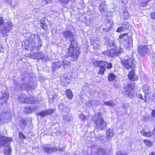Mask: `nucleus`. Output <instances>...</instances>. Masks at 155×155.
<instances>
[{"label":"nucleus","mask_w":155,"mask_h":155,"mask_svg":"<svg viewBox=\"0 0 155 155\" xmlns=\"http://www.w3.org/2000/svg\"><path fill=\"white\" fill-rule=\"evenodd\" d=\"M77 41H72L68 48V56L71 58V60L76 61L78 60L80 53Z\"/></svg>","instance_id":"f257e3e1"},{"label":"nucleus","mask_w":155,"mask_h":155,"mask_svg":"<svg viewBox=\"0 0 155 155\" xmlns=\"http://www.w3.org/2000/svg\"><path fill=\"white\" fill-rule=\"evenodd\" d=\"M12 141V139L11 138L6 137L4 136L0 137V147L5 146L6 143H7V147L4 151L5 155H9L11 153V148L9 145Z\"/></svg>","instance_id":"f03ea898"},{"label":"nucleus","mask_w":155,"mask_h":155,"mask_svg":"<svg viewBox=\"0 0 155 155\" xmlns=\"http://www.w3.org/2000/svg\"><path fill=\"white\" fill-rule=\"evenodd\" d=\"M96 120L94 121L96 125V127L98 130H103L106 129L107 123L104 121L103 118L101 116V114L99 113L96 117Z\"/></svg>","instance_id":"7ed1b4c3"},{"label":"nucleus","mask_w":155,"mask_h":155,"mask_svg":"<svg viewBox=\"0 0 155 155\" xmlns=\"http://www.w3.org/2000/svg\"><path fill=\"white\" fill-rule=\"evenodd\" d=\"M13 27V25L10 22L0 27V37H4L7 35L8 32Z\"/></svg>","instance_id":"20e7f679"},{"label":"nucleus","mask_w":155,"mask_h":155,"mask_svg":"<svg viewBox=\"0 0 155 155\" xmlns=\"http://www.w3.org/2000/svg\"><path fill=\"white\" fill-rule=\"evenodd\" d=\"M128 34L127 33L122 34L119 35V37L120 38L123 39L124 41L127 40L126 42L127 44H125L124 46L127 49H129L132 46L133 40L131 38L132 36L129 37Z\"/></svg>","instance_id":"39448f33"},{"label":"nucleus","mask_w":155,"mask_h":155,"mask_svg":"<svg viewBox=\"0 0 155 155\" xmlns=\"http://www.w3.org/2000/svg\"><path fill=\"white\" fill-rule=\"evenodd\" d=\"M123 91L126 92L125 95L127 97H132L136 94L134 92L133 86L130 84L124 85L123 87Z\"/></svg>","instance_id":"423d86ee"},{"label":"nucleus","mask_w":155,"mask_h":155,"mask_svg":"<svg viewBox=\"0 0 155 155\" xmlns=\"http://www.w3.org/2000/svg\"><path fill=\"white\" fill-rule=\"evenodd\" d=\"M117 49H110V50L104 51L102 52V54L104 55H107L109 57H113L115 56H117L118 54L121 53H122L123 51V49L121 48H120L117 51Z\"/></svg>","instance_id":"0eeeda50"},{"label":"nucleus","mask_w":155,"mask_h":155,"mask_svg":"<svg viewBox=\"0 0 155 155\" xmlns=\"http://www.w3.org/2000/svg\"><path fill=\"white\" fill-rule=\"evenodd\" d=\"M121 63L123 67L126 69L132 68L134 65V63L131 59L122 60Z\"/></svg>","instance_id":"6e6552de"},{"label":"nucleus","mask_w":155,"mask_h":155,"mask_svg":"<svg viewBox=\"0 0 155 155\" xmlns=\"http://www.w3.org/2000/svg\"><path fill=\"white\" fill-rule=\"evenodd\" d=\"M62 33L64 38L66 40L70 41V43L73 40L77 41L76 39L74 38V34L70 31L66 30L63 32Z\"/></svg>","instance_id":"1a4fd4ad"},{"label":"nucleus","mask_w":155,"mask_h":155,"mask_svg":"<svg viewBox=\"0 0 155 155\" xmlns=\"http://www.w3.org/2000/svg\"><path fill=\"white\" fill-rule=\"evenodd\" d=\"M138 53L141 56H144L149 52V48L146 45H140L138 48Z\"/></svg>","instance_id":"9d476101"},{"label":"nucleus","mask_w":155,"mask_h":155,"mask_svg":"<svg viewBox=\"0 0 155 155\" xmlns=\"http://www.w3.org/2000/svg\"><path fill=\"white\" fill-rule=\"evenodd\" d=\"M22 81L23 83L21 88L28 89L31 88L29 79L27 77H25L22 78Z\"/></svg>","instance_id":"9b49d317"},{"label":"nucleus","mask_w":155,"mask_h":155,"mask_svg":"<svg viewBox=\"0 0 155 155\" xmlns=\"http://www.w3.org/2000/svg\"><path fill=\"white\" fill-rule=\"evenodd\" d=\"M54 112V109H49L46 110H43L41 112H39L37 114L41 117H45L47 115L52 114Z\"/></svg>","instance_id":"f8f14e48"},{"label":"nucleus","mask_w":155,"mask_h":155,"mask_svg":"<svg viewBox=\"0 0 155 155\" xmlns=\"http://www.w3.org/2000/svg\"><path fill=\"white\" fill-rule=\"evenodd\" d=\"M43 149L44 152L47 154H50L53 152H55L57 150V147H50L46 146H44Z\"/></svg>","instance_id":"ddd939ff"},{"label":"nucleus","mask_w":155,"mask_h":155,"mask_svg":"<svg viewBox=\"0 0 155 155\" xmlns=\"http://www.w3.org/2000/svg\"><path fill=\"white\" fill-rule=\"evenodd\" d=\"M35 56L38 59H42L44 61H46L48 58L47 56L42 52H37Z\"/></svg>","instance_id":"4468645a"},{"label":"nucleus","mask_w":155,"mask_h":155,"mask_svg":"<svg viewBox=\"0 0 155 155\" xmlns=\"http://www.w3.org/2000/svg\"><path fill=\"white\" fill-rule=\"evenodd\" d=\"M58 108L60 110H61L62 114L69 112V109L63 103L60 104L58 105Z\"/></svg>","instance_id":"2eb2a0df"},{"label":"nucleus","mask_w":155,"mask_h":155,"mask_svg":"<svg viewBox=\"0 0 155 155\" xmlns=\"http://www.w3.org/2000/svg\"><path fill=\"white\" fill-rule=\"evenodd\" d=\"M62 65L61 62L57 61L52 64L51 68L52 71H55L61 68Z\"/></svg>","instance_id":"dca6fc26"},{"label":"nucleus","mask_w":155,"mask_h":155,"mask_svg":"<svg viewBox=\"0 0 155 155\" xmlns=\"http://www.w3.org/2000/svg\"><path fill=\"white\" fill-rule=\"evenodd\" d=\"M128 77L129 79L132 81H135L137 79V76L135 74L134 69H131L129 73Z\"/></svg>","instance_id":"f3484780"},{"label":"nucleus","mask_w":155,"mask_h":155,"mask_svg":"<svg viewBox=\"0 0 155 155\" xmlns=\"http://www.w3.org/2000/svg\"><path fill=\"white\" fill-rule=\"evenodd\" d=\"M1 95H0V100H2L4 103H6V101L8 100L9 97V94L6 92H5L4 93L2 92Z\"/></svg>","instance_id":"a211bd4d"},{"label":"nucleus","mask_w":155,"mask_h":155,"mask_svg":"<svg viewBox=\"0 0 155 155\" xmlns=\"http://www.w3.org/2000/svg\"><path fill=\"white\" fill-rule=\"evenodd\" d=\"M19 102L27 103L28 97L24 94H21L18 98Z\"/></svg>","instance_id":"6ab92c4d"},{"label":"nucleus","mask_w":155,"mask_h":155,"mask_svg":"<svg viewBox=\"0 0 155 155\" xmlns=\"http://www.w3.org/2000/svg\"><path fill=\"white\" fill-rule=\"evenodd\" d=\"M116 43V41L115 40L109 41L107 45V48L114 49H117V46Z\"/></svg>","instance_id":"aec40b11"},{"label":"nucleus","mask_w":155,"mask_h":155,"mask_svg":"<svg viewBox=\"0 0 155 155\" xmlns=\"http://www.w3.org/2000/svg\"><path fill=\"white\" fill-rule=\"evenodd\" d=\"M107 153L105 150L102 148H99L97 152H93L91 155H107Z\"/></svg>","instance_id":"412c9836"},{"label":"nucleus","mask_w":155,"mask_h":155,"mask_svg":"<svg viewBox=\"0 0 155 155\" xmlns=\"http://www.w3.org/2000/svg\"><path fill=\"white\" fill-rule=\"evenodd\" d=\"M107 63L105 61H93V65L95 67L100 66H104Z\"/></svg>","instance_id":"4be33fe9"},{"label":"nucleus","mask_w":155,"mask_h":155,"mask_svg":"<svg viewBox=\"0 0 155 155\" xmlns=\"http://www.w3.org/2000/svg\"><path fill=\"white\" fill-rule=\"evenodd\" d=\"M63 115V120L64 121H71L72 119V117H71L68 112L67 113H64L62 114Z\"/></svg>","instance_id":"5701e85b"},{"label":"nucleus","mask_w":155,"mask_h":155,"mask_svg":"<svg viewBox=\"0 0 155 155\" xmlns=\"http://www.w3.org/2000/svg\"><path fill=\"white\" fill-rule=\"evenodd\" d=\"M154 131H155V128L153 129V132L150 131L149 132H147L145 131L144 130H142L141 131V133L143 136L147 137H150L153 134V132Z\"/></svg>","instance_id":"b1692460"},{"label":"nucleus","mask_w":155,"mask_h":155,"mask_svg":"<svg viewBox=\"0 0 155 155\" xmlns=\"http://www.w3.org/2000/svg\"><path fill=\"white\" fill-rule=\"evenodd\" d=\"M106 5L105 1H103L99 5V8L101 14L104 13L105 11V8Z\"/></svg>","instance_id":"393cba45"},{"label":"nucleus","mask_w":155,"mask_h":155,"mask_svg":"<svg viewBox=\"0 0 155 155\" xmlns=\"http://www.w3.org/2000/svg\"><path fill=\"white\" fill-rule=\"evenodd\" d=\"M106 136L108 139H110L114 135V133L112 130L109 129L106 132Z\"/></svg>","instance_id":"a878e982"},{"label":"nucleus","mask_w":155,"mask_h":155,"mask_svg":"<svg viewBox=\"0 0 155 155\" xmlns=\"http://www.w3.org/2000/svg\"><path fill=\"white\" fill-rule=\"evenodd\" d=\"M107 64L104 65V66H100V68L99 69V71L98 73L99 74H104V72L106 70V66Z\"/></svg>","instance_id":"bb28decb"},{"label":"nucleus","mask_w":155,"mask_h":155,"mask_svg":"<svg viewBox=\"0 0 155 155\" xmlns=\"http://www.w3.org/2000/svg\"><path fill=\"white\" fill-rule=\"evenodd\" d=\"M142 89L146 94H148L150 91L149 86L146 84H145L143 85Z\"/></svg>","instance_id":"cd10ccee"},{"label":"nucleus","mask_w":155,"mask_h":155,"mask_svg":"<svg viewBox=\"0 0 155 155\" xmlns=\"http://www.w3.org/2000/svg\"><path fill=\"white\" fill-rule=\"evenodd\" d=\"M66 95L67 98L69 99H71L73 97L72 92L70 89H68L66 91Z\"/></svg>","instance_id":"c85d7f7f"},{"label":"nucleus","mask_w":155,"mask_h":155,"mask_svg":"<svg viewBox=\"0 0 155 155\" xmlns=\"http://www.w3.org/2000/svg\"><path fill=\"white\" fill-rule=\"evenodd\" d=\"M108 81H111L114 80H115L116 78V76L115 74L111 73L108 74Z\"/></svg>","instance_id":"c756f323"},{"label":"nucleus","mask_w":155,"mask_h":155,"mask_svg":"<svg viewBox=\"0 0 155 155\" xmlns=\"http://www.w3.org/2000/svg\"><path fill=\"white\" fill-rule=\"evenodd\" d=\"M20 128L22 130L25 129L27 125L26 122L24 119H22L20 122Z\"/></svg>","instance_id":"7c9ffc66"},{"label":"nucleus","mask_w":155,"mask_h":155,"mask_svg":"<svg viewBox=\"0 0 155 155\" xmlns=\"http://www.w3.org/2000/svg\"><path fill=\"white\" fill-rule=\"evenodd\" d=\"M28 40L29 41H34L35 38V34H31L30 33L28 34Z\"/></svg>","instance_id":"2f4dec72"},{"label":"nucleus","mask_w":155,"mask_h":155,"mask_svg":"<svg viewBox=\"0 0 155 155\" xmlns=\"http://www.w3.org/2000/svg\"><path fill=\"white\" fill-rule=\"evenodd\" d=\"M4 116H5V119L6 120H10L12 118V116L11 113L9 112H7L5 113H4Z\"/></svg>","instance_id":"473e14b6"},{"label":"nucleus","mask_w":155,"mask_h":155,"mask_svg":"<svg viewBox=\"0 0 155 155\" xmlns=\"http://www.w3.org/2000/svg\"><path fill=\"white\" fill-rule=\"evenodd\" d=\"M62 65L64 68L70 65V63L69 61L65 60L61 62Z\"/></svg>","instance_id":"72a5a7b5"},{"label":"nucleus","mask_w":155,"mask_h":155,"mask_svg":"<svg viewBox=\"0 0 155 155\" xmlns=\"http://www.w3.org/2000/svg\"><path fill=\"white\" fill-rule=\"evenodd\" d=\"M35 102V97H30L29 98L28 97L27 103L33 104Z\"/></svg>","instance_id":"f704fd0d"},{"label":"nucleus","mask_w":155,"mask_h":155,"mask_svg":"<svg viewBox=\"0 0 155 155\" xmlns=\"http://www.w3.org/2000/svg\"><path fill=\"white\" fill-rule=\"evenodd\" d=\"M104 105L113 107L114 105V104L112 101H106L104 102V104H103V105Z\"/></svg>","instance_id":"c9c22d12"},{"label":"nucleus","mask_w":155,"mask_h":155,"mask_svg":"<svg viewBox=\"0 0 155 155\" xmlns=\"http://www.w3.org/2000/svg\"><path fill=\"white\" fill-rule=\"evenodd\" d=\"M25 112L26 113H30L32 112V109L30 107H26L25 108Z\"/></svg>","instance_id":"e433bc0d"},{"label":"nucleus","mask_w":155,"mask_h":155,"mask_svg":"<svg viewBox=\"0 0 155 155\" xmlns=\"http://www.w3.org/2000/svg\"><path fill=\"white\" fill-rule=\"evenodd\" d=\"M37 37H38V48L37 49L38 50H40V49L39 48L41 47L42 46V45L41 44V40L40 39V37H38V36Z\"/></svg>","instance_id":"4c0bfd02"},{"label":"nucleus","mask_w":155,"mask_h":155,"mask_svg":"<svg viewBox=\"0 0 155 155\" xmlns=\"http://www.w3.org/2000/svg\"><path fill=\"white\" fill-rule=\"evenodd\" d=\"M5 116H4V114H0V123L4 122L5 121Z\"/></svg>","instance_id":"58836bf2"},{"label":"nucleus","mask_w":155,"mask_h":155,"mask_svg":"<svg viewBox=\"0 0 155 155\" xmlns=\"http://www.w3.org/2000/svg\"><path fill=\"white\" fill-rule=\"evenodd\" d=\"M144 142L145 143L147 146H148L150 147L152 145V143L150 141H149L147 140H144Z\"/></svg>","instance_id":"ea45409f"},{"label":"nucleus","mask_w":155,"mask_h":155,"mask_svg":"<svg viewBox=\"0 0 155 155\" xmlns=\"http://www.w3.org/2000/svg\"><path fill=\"white\" fill-rule=\"evenodd\" d=\"M7 23L4 21V19L2 17H0V25H3V26H4V25H5Z\"/></svg>","instance_id":"a19ab883"},{"label":"nucleus","mask_w":155,"mask_h":155,"mask_svg":"<svg viewBox=\"0 0 155 155\" xmlns=\"http://www.w3.org/2000/svg\"><path fill=\"white\" fill-rule=\"evenodd\" d=\"M40 25L43 29L46 30L47 29V25L44 22H41Z\"/></svg>","instance_id":"79ce46f5"},{"label":"nucleus","mask_w":155,"mask_h":155,"mask_svg":"<svg viewBox=\"0 0 155 155\" xmlns=\"http://www.w3.org/2000/svg\"><path fill=\"white\" fill-rule=\"evenodd\" d=\"M57 148V150H56L57 151H59V152H63L65 149V146H63L62 147H58V148Z\"/></svg>","instance_id":"37998d69"},{"label":"nucleus","mask_w":155,"mask_h":155,"mask_svg":"<svg viewBox=\"0 0 155 155\" xmlns=\"http://www.w3.org/2000/svg\"><path fill=\"white\" fill-rule=\"evenodd\" d=\"M124 29L123 26L118 27L116 31L117 32L123 31H124Z\"/></svg>","instance_id":"c03bdc74"},{"label":"nucleus","mask_w":155,"mask_h":155,"mask_svg":"<svg viewBox=\"0 0 155 155\" xmlns=\"http://www.w3.org/2000/svg\"><path fill=\"white\" fill-rule=\"evenodd\" d=\"M79 117H80V119L82 120H86V117H85V115H83V114H80V115H79Z\"/></svg>","instance_id":"a18cd8bd"},{"label":"nucleus","mask_w":155,"mask_h":155,"mask_svg":"<svg viewBox=\"0 0 155 155\" xmlns=\"http://www.w3.org/2000/svg\"><path fill=\"white\" fill-rule=\"evenodd\" d=\"M105 62H107V65H106V67L108 69H111L112 67V65L111 63H108L107 61H106Z\"/></svg>","instance_id":"49530a36"},{"label":"nucleus","mask_w":155,"mask_h":155,"mask_svg":"<svg viewBox=\"0 0 155 155\" xmlns=\"http://www.w3.org/2000/svg\"><path fill=\"white\" fill-rule=\"evenodd\" d=\"M97 102H98V101H97L96 100H94L90 101V103L91 105L94 106L96 105Z\"/></svg>","instance_id":"de8ad7c7"},{"label":"nucleus","mask_w":155,"mask_h":155,"mask_svg":"<svg viewBox=\"0 0 155 155\" xmlns=\"http://www.w3.org/2000/svg\"><path fill=\"white\" fill-rule=\"evenodd\" d=\"M148 2L147 1H146L145 2H142L140 3V6L144 7L145 6H146L148 3Z\"/></svg>","instance_id":"09e8293b"},{"label":"nucleus","mask_w":155,"mask_h":155,"mask_svg":"<svg viewBox=\"0 0 155 155\" xmlns=\"http://www.w3.org/2000/svg\"><path fill=\"white\" fill-rule=\"evenodd\" d=\"M150 18L155 19V12H152L150 14Z\"/></svg>","instance_id":"8fccbe9b"},{"label":"nucleus","mask_w":155,"mask_h":155,"mask_svg":"<svg viewBox=\"0 0 155 155\" xmlns=\"http://www.w3.org/2000/svg\"><path fill=\"white\" fill-rule=\"evenodd\" d=\"M19 135L20 137H22L23 139H25L26 137L24 134L20 132H19Z\"/></svg>","instance_id":"3c124183"},{"label":"nucleus","mask_w":155,"mask_h":155,"mask_svg":"<svg viewBox=\"0 0 155 155\" xmlns=\"http://www.w3.org/2000/svg\"><path fill=\"white\" fill-rule=\"evenodd\" d=\"M116 155H128L127 153H121L120 152H118L117 153Z\"/></svg>","instance_id":"603ef678"},{"label":"nucleus","mask_w":155,"mask_h":155,"mask_svg":"<svg viewBox=\"0 0 155 155\" xmlns=\"http://www.w3.org/2000/svg\"><path fill=\"white\" fill-rule=\"evenodd\" d=\"M153 117H155V110H153L151 112Z\"/></svg>","instance_id":"864d4df0"},{"label":"nucleus","mask_w":155,"mask_h":155,"mask_svg":"<svg viewBox=\"0 0 155 155\" xmlns=\"http://www.w3.org/2000/svg\"><path fill=\"white\" fill-rule=\"evenodd\" d=\"M140 99H142V100H143V97H142V95L140 94H139L138 96H137Z\"/></svg>","instance_id":"5fc2aeb1"},{"label":"nucleus","mask_w":155,"mask_h":155,"mask_svg":"<svg viewBox=\"0 0 155 155\" xmlns=\"http://www.w3.org/2000/svg\"><path fill=\"white\" fill-rule=\"evenodd\" d=\"M14 85L15 86V87H17L18 84V82L16 81H14Z\"/></svg>","instance_id":"6e6d98bb"},{"label":"nucleus","mask_w":155,"mask_h":155,"mask_svg":"<svg viewBox=\"0 0 155 155\" xmlns=\"http://www.w3.org/2000/svg\"><path fill=\"white\" fill-rule=\"evenodd\" d=\"M150 155H155V151L151 152Z\"/></svg>","instance_id":"4d7b16f0"},{"label":"nucleus","mask_w":155,"mask_h":155,"mask_svg":"<svg viewBox=\"0 0 155 155\" xmlns=\"http://www.w3.org/2000/svg\"><path fill=\"white\" fill-rule=\"evenodd\" d=\"M146 95H145L144 96V98H143V100H144V102H146Z\"/></svg>","instance_id":"13d9d810"},{"label":"nucleus","mask_w":155,"mask_h":155,"mask_svg":"<svg viewBox=\"0 0 155 155\" xmlns=\"http://www.w3.org/2000/svg\"><path fill=\"white\" fill-rule=\"evenodd\" d=\"M104 30H105V31H108V29H105L104 28L103 29Z\"/></svg>","instance_id":"bf43d9fd"},{"label":"nucleus","mask_w":155,"mask_h":155,"mask_svg":"<svg viewBox=\"0 0 155 155\" xmlns=\"http://www.w3.org/2000/svg\"><path fill=\"white\" fill-rule=\"evenodd\" d=\"M114 85L115 86H116L117 87H118V85L116 84H114Z\"/></svg>","instance_id":"052dcab7"},{"label":"nucleus","mask_w":155,"mask_h":155,"mask_svg":"<svg viewBox=\"0 0 155 155\" xmlns=\"http://www.w3.org/2000/svg\"><path fill=\"white\" fill-rule=\"evenodd\" d=\"M153 96H154V97H155V94Z\"/></svg>","instance_id":"680f3d73"}]
</instances>
